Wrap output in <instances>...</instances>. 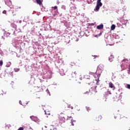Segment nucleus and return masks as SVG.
Segmentation results:
<instances>
[{
    "label": "nucleus",
    "instance_id": "9",
    "mask_svg": "<svg viewBox=\"0 0 130 130\" xmlns=\"http://www.w3.org/2000/svg\"><path fill=\"white\" fill-rule=\"evenodd\" d=\"M111 30H114L115 29V25L112 24L111 27Z\"/></svg>",
    "mask_w": 130,
    "mask_h": 130
},
{
    "label": "nucleus",
    "instance_id": "28",
    "mask_svg": "<svg viewBox=\"0 0 130 130\" xmlns=\"http://www.w3.org/2000/svg\"><path fill=\"white\" fill-rule=\"evenodd\" d=\"M47 91H48L49 90L47 89Z\"/></svg>",
    "mask_w": 130,
    "mask_h": 130
},
{
    "label": "nucleus",
    "instance_id": "1",
    "mask_svg": "<svg viewBox=\"0 0 130 130\" xmlns=\"http://www.w3.org/2000/svg\"><path fill=\"white\" fill-rule=\"evenodd\" d=\"M97 90L96 89V86H93L90 88L89 91H86L83 93V94H86L87 95H95Z\"/></svg>",
    "mask_w": 130,
    "mask_h": 130
},
{
    "label": "nucleus",
    "instance_id": "12",
    "mask_svg": "<svg viewBox=\"0 0 130 130\" xmlns=\"http://www.w3.org/2000/svg\"><path fill=\"white\" fill-rule=\"evenodd\" d=\"M44 112H45V114H47L48 115H50V113L49 112H47V113L46 110H45Z\"/></svg>",
    "mask_w": 130,
    "mask_h": 130
},
{
    "label": "nucleus",
    "instance_id": "6",
    "mask_svg": "<svg viewBox=\"0 0 130 130\" xmlns=\"http://www.w3.org/2000/svg\"><path fill=\"white\" fill-rule=\"evenodd\" d=\"M96 28L99 30H100L101 29H103V24H100V25H98Z\"/></svg>",
    "mask_w": 130,
    "mask_h": 130
},
{
    "label": "nucleus",
    "instance_id": "24",
    "mask_svg": "<svg viewBox=\"0 0 130 130\" xmlns=\"http://www.w3.org/2000/svg\"><path fill=\"white\" fill-rule=\"evenodd\" d=\"M6 67H7V68H9V67H10V66H7Z\"/></svg>",
    "mask_w": 130,
    "mask_h": 130
},
{
    "label": "nucleus",
    "instance_id": "13",
    "mask_svg": "<svg viewBox=\"0 0 130 130\" xmlns=\"http://www.w3.org/2000/svg\"><path fill=\"white\" fill-rule=\"evenodd\" d=\"M11 26H13L14 28H16L17 27V25L15 24L14 23H12Z\"/></svg>",
    "mask_w": 130,
    "mask_h": 130
},
{
    "label": "nucleus",
    "instance_id": "7",
    "mask_svg": "<svg viewBox=\"0 0 130 130\" xmlns=\"http://www.w3.org/2000/svg\"><path fill=\"white\" fill-rule=\"evenodd\" d=\"M36 2L39 6H41L42 5V2H41V0H36Z\"/></svg>",
    "mask_w": 130,
    "mask_h": 130
},
{
    "label": "nucleus",
    "instance_id": "3",
    "mask_svg": "<svg viewBox=\"0 0 130 130\" xmlns=\"http://www.w3.org/2000/svg\"><path fill=\"white\" fill-rule=\"evenodd\" d=\"M102 119V116L101 115H99L95 118V121H100Z\"/></svg>",
    "mask_w": 130,
    "mask_h": 130
},
{
    "label": "nucleus",
    "instance_id": "26",
    "mask_svg": "<svg viewBox=\"0 0 130 130\" xmlns=\"http://www.w3.org/2000/svg\"><path fill=\"white\" fill-rule=\"evenodd\" d=\"M96 72H97V70H95V73H96Z\"/></svg>",
    "mask_w": 130,
    "mask_h": 130
},
{
    "label": "nucleus",
    "instance_id": "11",
    "mask_svg": "<svg viewBox=\"0 0 130 130\" xmlns=\"http://www.w3.org/2000/svg\"><path fill=\"white\" fill-rule=\"evenodd\" d=\"M3 64H4V62L3 61V60H0V67H2Z\"/></svg>",
    "mask_w": 130,
    "mask_h": 130
},
{
    "label": "nucleus",
    "instance_id": "15",
    "mask_svg": "<svg viewBox=\"0 0 130 130\" xmlns=\"http://www.w3.org/2000/svg\"><path fill=\"white\" fill-rule=\"evenodd\" d=\"M127 89H130V85L129 84H127Z\"/></svg>",
    "mask_w": 130,
    "mask_h": 130
},
{
    "label": "nucleus",
    "instance_id": "16",
    "mask_svg": "<svg viewBox=\"0 0 130 130\" xmlns=\"http://www.w3.org/2000/svg\"><path fill=\"white\" fill-rule=\"evenodd\" d=\"M57 9V6H54V7H53V9L54 10H56Z\"/></svg>",
    "mask_w": 130,
    "mask_h": 130
},
{
    "label": "nucleus",
    "instance_id": "25",
    "mask_svg": "<svg viewBox=\"0 0 130 130\" xmlns=\"http://www.w3.org/2000/svg\"><path fill=\"white\" fill-rule=\"evenodd\" d=\"M9 1V2H11V0H8Z\"/></svg>",
    "mask_w": 130,
    "mask_h": 130
},
{
    "label": "nucleus",
    "instance_id": "8",
    "mask_svg": "<svg viewBox=\"0 0 130 130\" xmlns=\"http://www.w3.org/2000/svg\"><path fill=\"white\" fill-rule=\"evenodd\" d=\"M113 58H114L113 56H110L109 57V61L111 62V61H113Z\"/></svg>",
    "mask_w": 130,
    "mask_h": 130
},
{
    "label": "nucleus",
    "instance_id": "17",
    "mask_svg": "<svg viewBox=\"0 0 130 130\" xmlns=\"http://www.w3.org/2000/svg\"><path fill=\"white\" fill-rule=\"evenodd\" d=\"M3 14H7V11H6V10L3 11Z\"/></svg>",
    "mask_w": 130,
    "mask_h": 130
},
{
    "label": "nucleus",
    "instance_id": "22",
    "mask_svg": "<svg viewBox=\"0 0 130 130\" xmlns=\"http://www.w3.org/2000/svg\"><path fill=\"white\" fill-rule=\"evenodd\" d=\"M102 65H99V68H100V67ZM102 67H103V66H102Z\"/></svg>",
    "mask_w": 130,
    "mask_h": 130
},
{
    "label": "nucleus",
    "instance_id": "20",
    "mask_svg": "<svg viewBox=\"0 0 130 130\" xmlns=\"http://www.w3.org/2000/svg\"><path fill=\"white\" fill-rule=\"evenodd\" d=\"M15 72H19V69H15Z\"/></svg>",
    "mask_w": 130,
    "mask_h": 130
},
{
    "label": "nucleus",
    "instance_id": "19",
    "mask_svg": "<svg viewBox=\"0 0 130 130\" xmlns=\"http://www.w3.org/2000/svg\"><path fill=\"white\" fill-rule=\"evenodd\" d=\"M87 109L88 111H89V110H91V108H90V107H87Z\"/></svg>",
    "mask_w": 130,
    "mask_h": 130
},
{
    "label": "nucleus",
    "instance_id": "30",
    "mask_svg": "<svg viewBox=\"0 0 130 130\" xmlns=\"http://www.w3.org/2000/svg\"><path fill=\"white\" fill-rule=\"evenodd\" d=\"M128 130H130V128H129Z\"/></svg>",
    "mask_w": 130,
    "mask_h": 130
},
{
    "label": "nucleus",
    "instance_id": "21",
    "mask_svg": "<svg viewBox=\"0 0 130 130\" xmlns=\"http://www.w3.org/2000/svg\"><path fill=\"white\" fill-rule=\"evenodd\" d=\"M57 14H56V13H55V14H53V16H54V17H55V16H56Z\"/></svg>",
    "mask_w": 130,
    "mask_h": 130
},
{
    "label": "nucleus",
    "instance_id": "18",
    "mask_svg": "<svg viewBox=\"0 0 130 130\" xmlns=\"http://www.w3.org/2000/svg\"><path fill=\"white\" fill-rule=\"evenodd\" d=\"M6 34L7 36H10V35H11V34L10 32H7Z\"/></svg>",
    "mask_w": 130,
    "mask_h": 130
},
{
    "label": "nucleus",
    "instance_id": "4",
    "mask_svg": "<svg viewBox=\"0 0 130 130\" xmlns=\"http://www.w3.org/2000/svg\"><path fill=\"white\" fill-rule=\"evenodd\" d=\"M71 77H72V78H76V77H77V72H72L71 75Z\"/></svg>",
    "mask_w": 130,
    "mask_h": 130
},
{
    "label": "nucleus",
    "instance_id": "14",
    "mask_svg": "<svg viewBox=\"0 0 130 130\" xmlns=\"http://www.w3.org/2000/svg\"><path fill=\"white\" fill-rule=\"evenodd\" d=\"M74 122H75V121L73 120H71V124L73 126L75 125V124H74Z\"/></svg>",
    "mask_w": 130,
    "mask_h": 130
},
{
    "label": "nucleus",
    "instance_id": "5",
    "mask_svg": "<svg viewBox=\"0 0 130 130\" xmlns=\"http://www.w3.org/2000/svg\"><path fill=\"white\" fill-rule=\"evenodd\" d=\"M109 87H110L112 89V88L115 89V87H114V85H113V83L109 82Z\"/></svg>",
    "mask_w": 130,
    "mask_h": 130
},
{
    "label": "nucleus",
    "instance_id": "2",
    "mask_svg": "<svg viewBox=\"0 0 130 130\" xmlns=\"http://www.w3.org/2000/svg\"><path fill=\"white\" fill-rule=\"evenodd\" d=\"M102 6V3H101V0H98L96 3V6L94 9L95 12H98L100 9V7Z\"/></svg>",
    "mask_w": 130,
    "mask_h": 130
},
{
    "label": "nucleus",
    "instance_id": "29",
    "mask_svg": "<svg viewBox=\"0 0 130 130\" xmlns=\"http://www.w3.org/2000/svg\"><path fill=\"white\" fill-rule=\"evenodd\" d=\"M108 93H109V91H108Z\"/></svg>",
    "mask_w": 130,
    "mask_h": 130
},
{
    "label": "nucleus",
    "instance_id": "27",
    "mask_svg": "<svg viewBox=\"0 0 130 130\" xmlns=\"http://www.w3.org/2000/svg\"><path fill=\"white\" fill-rule=\"evenodd\" d=\"M56 13H57V11H56Z\"/></svg>",
    "mask_w": 130,
    "mask_h": 130
},
{
    "label": "nucleus",
    "instance_id": "23",
    "mask_svg": "<svg viewBox=\"0 0 130 130\" xmlns=\"http://www.w3.org/2000/svg\"><path fill=\"white\" fill-rule=\"evenodd\" d=\"M94 77L95 78V79H97V78H96V75H94Z\"/></svg>",
    "mask_w": 130,
    "mask_h": 130
},
{
    "label": "nucleus",
    "instance_id": "10",
    "mask_svg": "<svg viewBox=\"0 0 130 130\" xmlns=\"http://www.w3.org/2000/svg\"><path fill=\"white\" fill-rule=\"evenodd\" d=\"M97 76V79H96V81H98L99 80V78H100V76H101V74H99L96 75Z\"/></svg>",
    "mask_w": 130,
    "mask_h": 130
}]
</instances>
